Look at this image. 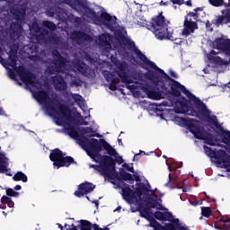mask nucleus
<instances>
[{
  "mask_svg": "<svg viewBox=\"0 0 230 230\" xmlns=\"http://www.w3.org/2000/svg\"><path fill=\"white\" fill-rule=\"evenodd\" d=\"M116 37L120 44L128 46V49L135 53L137 58L141 60L144 66L155 70H149L146 74V78H147V80H151L154 85H160L163 93L165 94H172V96H175L176 98H181V93H183V94L188 98L187 102L191 103V105L196 104L200 100V98L195 96V94L191 93L190 90L186 89V86L181 84L177 80L170 77V75H168L164 70L157 66L154 61L148 59V58L146 57V55L143 54L137 47H136V42L124 36L123 31L119 30L117 31Z\"/></svg>",
  "mask_w": 230,
  "mask_h": 230,
  "instance_id": "obj_1",
  "label": "nucleus"
},
{
  "mask_svg": "<svg viewBox=\"0 0 230 230\" xmlns=\"http://www.w3.org/2000/svg\"><path fill=\"white\" fill-rule=\"evenodd\" d=\"M92 168L100 172L101 175L111 179V184L119 186V184H126L124 181H134L132 174L127 172L125 169L121 168L119 174L116 173V160L109 155H102L100 164L98 165H92ZM116 180H114V178ZM114 180V181H113Z\"/></svg>",
  "mask_w": 230,
  "mask_h": 230,
  "instance_id": "obj_2",
  "label": "nucleus"
},
{
  "mask_svg": "<svg viewBox=\"0 0 230 230\" xmlns=\"http://www.w3.org/2000/svg\"><path fill=\"white\" fill-rule=\"evenodd\" d=\"M170 22L166 21V18L161 12L157 16L152 18L151 22L146 24L147 30L154 32L158 40H172L177 46H182V39H179L173 35V29L168 27Z\"/></svg>",
  "mask_w": 230,
  "mask_h": 230,
  "instance_id": "obj_3",
  "label": "nucleus"
},
{
  "mask_svg": "<svg viewBox=\"0 0 230 230\" xmlns=\"http://www.w3.org/2000/svg\"><path fill=\"white\" fill-rule=\"evenodd\" d=\"M79 145L85 148L87 155L94 159V157H98L100 155V152L105 150L108 155H117L118 152L111 146V144L107 143V141L103 138L97 139V138H87L85 136H83L78 138Z\"/></svg>",
  "mask_w": 230,
  "mask_h": 230,
  "instance_id": "obj_4",
  "label": "nucleus"
},
{
  "mask_svg": "<svg viewBox=\"0 0 230 230\" xmlns=\"http://www.w3.org/2000/svg\"><path fill=\"white\" fill-rule=\"evenodd\" d=\"M77 8H83V10H84V15L89 21H93L97 24H102V26H105L107 30L114 31V29L116 28V21H118L116 16H112L107 12H102L98 15L94 9L87 6V2L84 0H81L77 4L76 9Z\"/></svg>",
  "mask_w": 230,
  "mask_h": 230,
  "instance_id": "obj_5",
  "label": "nucleus"
},
{
  "mask_svg": "<svg viewBox=\"0 0 230 230\" xmlns=\"http://www.w3.org/2000/svg\"><path fill=\"white\" fill-rule=\"evenodd\" d=\"M34 98L38 103L43 105L47 112H55L58 116L69 119L71 118V110L66 104H58V111L53 104H51V97L49 93L44 90H40L34 93Z\"/></svg>",
  "mask_w": 230,
  "mask_h": 230,
  "instance_id": "obj_6",
  "label": "nucleus"
},
{
  "mask_svg": "<svg viewBox=\"0 0 230 230\" xmlns=\"http://www.w3.org/2000/svg\"><path fill=\"white\" fill-rule=\"evenodd\" d=\"M49 159L53 163V166H56L57 170L60 168H69L71 164H78L73 156H66V154L58 148H55L49 154Z\"/></svg>",
  "mask_w": 230,
  "mask_h": 230,
  "instance_id": "obj_7",
  "label": "nucleus"
},
{
  "mask_svg": "<svg viewBox=\"0 0 230 230\" xmlns=\"http://www.w3.org/2000/svg\"><path fill=\"white\" fill-rule=\"evenodd\" d=\"M188 128L191 134H193L196 139H201L202 141L207 140V144L210 146H215L216 144L213 141V135H209L210 137H206V131L200 126V122L197 120L190 121L188 124Z\"/></svg>",
  "mask_w": 230,
  "mask_h": 230,
  "instance_id": "obj_8",
  "label": "nucleus"
},
{
  "mask_svg": "<svg viewBox=\"0 0 230 230\" xmlns=\"http://www.w3.org/2000/svg\"><path fill=\"white\" fill-rule=\"evenodd\" d=\"M53 62L50 66L48 67L49 75H55L56 73H62L64 67L67 66V58H64L58 49L52 50Z\"/></svg>",
  "mask_w": 230,
  "mask_h": 230,
  "instance_id": "obj_9",
  "label": "nucleus"
},
{
  "mask_svg": "<svg viewBox=\"0 0 230 230\" xmlns=\"http://www.w3.org/2000/svg\"><path fill=\"white\" fill-rule=\"evenodd\" d=\"M18 75L20 76V80H22L25 85H32V87L37 85V75L24 68V66H21L18 69Z\"/></svg>",
  "mask_w": 230,
  "mask_h": 230,
  "instance_id": "obj_10",
  "label": "nucleus"
},
{
  "mask_svg": "<svg viewBox=\"0 0 230 230\" xmlns=\"http://www.w3.org/2000/svg\"><path fill=\"white\" fill-rule=\"evenodd\" d=\"M115 66L117 67L116 73L122 84H133L134 81L128 75V65L125 62H119Z\"/></svg>",
  "mask_w": 230,
  "mask_h": 230,
  "instance_id": "obj_11",
  "label": "nucleus"
},
{
  "mask_svg": "<svg viewBox=\"0 0 230 230\" xmlns=\"http://www.w3.org/2000/svg\"><path fill=\"white\" fill-rule=\"evenodd\" d=\"M212 48L213 49H218L219 51H222V53H225V55H227L228 57H230V40L229 39L217 38L212 42Z\"/></svg>",
  "mask_w": 230,
  "mask_h": 230,
  "instance_id": "obj_12",
  "label": "nucleus"
},
{
  "mask_svg": "<svg viewBox=\"0 0 230 230\" xmlns=\"http://www.w3.org/2000/svg\"><path fill=\"white\" fill-rule=\"evenodd\" d=\"M214 160L216 164H223L225 168H229L230 166V155L226 150H217L216 155H214Z\"/></svg>",
  "mask_w": 230,
  "mask_h": 230,
  "instance_id": "obj_13",
  "label": "nucleus"
},
{
  "mask_svg": "<svg viewBox=\"0 0 230 230\" xmlns=\"http://www.w3.org/2000/svg\"><path fill=\"white\" fill-rule=\"evenodd\" d=\"M183 26L181 35L184 37H190L191 33H195V30H199L197 22L191 21V18H188V16H185Z\"/></svg>",
  "mask_w": 230,
  "mask_h": 230,
  "instance_id": "obj_14",
  "label": "nucleus"
},
{
  "mask_svg": "<svg viewBox=\"0 0 230 230\" xmlns=\"http://www.w3.org/2000/svg\"><path fill=\"white\" fill-rule=\"evenodd\" d=\"M117 188L121 190L122 199H124L126 202H132V200L136 199V192L132 190L130 185L127 183H119V185H117Z\"/></svg>",
  "mask_w": 230,
  "mask_h": 230,
  "instance_id": "obj_15",
  "label": "nucleus"
},
{
  "mask_svg": "<svg viewBox=\"0 0 230 230\" xmlns=\"http://www.w3.org/2000/svg\"><path fill=\"white\" fill-rule=\"evenodd\" d=\"M138 208H139L138 211L140 212V217H142V218H146V220H148L151 227H155V228L160 227L159 222H157L155 218H154L150 215V211H151L150 207L139 206Z\"/></svg>",
  "mask_w": 230,
  "mask_h": 230,
  "instance_id": "obj_16",
  "label": "nucleus"
},
{
  "mask_svg": "<svg viewBox=\"0 0 230 230\" xmlns=\"http://www.w3.org/2000/svg\"><path fill=\"white\" fill-rule=\"evenodd\" d=\"M94 188H96V185L91 182L86 181V182L81 183L78 186V190H75L74 195L81 199V197H84V195H87V193H91V191H93Z\"/></svg>",
  "mask_w": 230,
  "mask_h": 230,
  "instance_id": "obj_17",
  "label": "nucleus"
},
{
  "mask_svg": "<svg viewBox=\"0 0 230 230\" xmlns=\"http://www.w3.org/2000/svg\"><path fill=\"white\" fill-rule=\"evenodd\" d=\"M75 67L81 73V75H83V76H86L87 78H91V76L94 75V70L83 61L78 60L75 64Z\"/></svg>",
  "mask_w": 230,
  "mask_h": 230,
  "instance_id": "obj_18",
  "label": "nucleus"
},
{
  "mask_svg": "<svg viewBox=\"0 0 230 230\" xmlns=\"http://www.w3.org/2000/svg\"><path fill=\"white\" fill-rule=\"evenodd\" d=\"M98 40L101 48H103L107 53L112 49V36L111 34H101Z\"/></svg>",
  "mask_w": 230,
  "mask_h": 230,
  "instance_id": "obj_19",
  "label": "nucleus"
},
{
  "mask_svg": "<svg viewBox=\"0 0 230 230\" xmlns=\"http://www.w3.org/2000/svg\"><path fill=\"white\" fill-rule=\"evenodd\" d=\"M52 84L56 91H66L67 89V83H66L62 75H56L52 76Z\"/></svg>",
  "mask_w": 230,
  "mask_h": 230,
  "instance_id": "obj_20",
  "label": "nucleus"
},
{
  "mask_svg": "<svg viewBox=\"0 0 230 230\" xmlns=\"http://www.w3.org/2000/svg\"><path fill=\"white\" fill-rule=\"evenodd\" d=\"M9 164L10 163L8 157H6V154L0 152V173H5L9 177H11L12 174L10 173V169L8 168Z\"/></svg>",
  "mask_w": 230,
  "mask_h": 230,
  "instance_id": "obj_21",
  "label": "nucleus"
},
{
  "mask_svg": "<svg viewBox=\"0 0 230 230\" xmlns=\"http://www.w3.org/2000/svg\"><path fill=\"white\" fill-rule=\"evenodd\" d=\"M217 53L214 49H212L208 54V58L211 64H215L216 66H227V64H230V61H224L220 56H217Z\"/></svg>",
  "mask_w": 230,
  "mask_h": 230,
  "instance_id": "obj_22",
  "label": "nucleus"
},
{
  "mask_svg": "<svg viewBox=\"0 0 230 230\" xmlns=\"http://www.w3.org/2000/svg\"><path fill=\"white\" fill-rule=\"evenodd\" d=\"M168 222L171 223H167L164 225V230H186V227H184L182 224H181L179 218L172 217L171 220H168Z\"/></svg>",
  "mask_w": 230,
  "mask_h": 230,
  "instance_id": "obj_23",
  "label": "nucleus"
},
{
  "mask_svg": "<svg viewBox=\"0 0 230 230\" xmlns=\"http://www.w3.org/2000/svg\"><path fill=\"white\" fill-rule=\"evenodd\" d=\"M78 225L72 224V230H93L94 229V224L91 221L81 219L77 221Z\"/></svg>",
  "mask_w": 230,
  "mask_h": 230,
  "instance_id": "obj_24",
  "label": "nucleus"
},
{
  "mask_svg": "<svg viewBox=\"0 0 230 230\" xmlns=\"http://www.w3.org/2000/svg\"><path fill=\"white\" fill-rule=\"evenodd\" d=\"M144 93L147 94V98L150 100H161L163 98V93L159 90H155L150 87H144Z\"/></svg>",
  "mask_w": 230,
  "mask_h": 230,
  "instance_id": "obj_25",
  "label": "nucleus"
},
{
  "mask_svg": "<svg viewBox=\"0 0 230 230\" xmlns=\"http://www.w3.org/2000/svg\"><path fill=\"white\" fill-rule=\"evenodd\" d=\"M34 29L36 31V40H44L45 37H48V35H49V31L46 28L36 25Z\"/></svg>",
  "mask_w": 230,
  "mask_h": 230,
  "instance_id": "obj_26",
  "label": "nucleus"
},
{
  "mask_svg": "<svg viewBox=\"0 0 230 230\" xmlns=\"http://www.w3.org/2000/svg\"><path fill=\"white\" fill-rule=\"evenodd\" d=\"M211 22L212 24H215V26H217V28H219V26H224V24H229L227 22V17L226 16V13L216 15Z\"/></svg>",
  "mask_w": 230,
  "mask_h": 230,
  "instance_id": "obj_27",
  "label": "nucleus"
},
{
  "mask_svg": "<svg viewBox=\"0 0 230 230\" xmlns=\"http://www.w3.org/2000/svg\"><path fill=\"white\" fill-rule=\"evenodd\" d=\"M154 217L156 220H161L162 222H166L171 220V218H173V215H172V213L161 211L155 212Z\"/></svg>",
  "mask_w": 230,
  "mask_h": 230,
  "instance_id": "obj_28",
  "label": "nucleus"
},
{
  "mask_svg": "<svg viewBox=\"0 0 230 230\" xmlns=\"http://www.w3.org/2000/svg\"><path fill=\"white\" fill-rule=\"evenodd\" d=\"M150 191V189L146 187L143 182H139L137 184L135 195H137V197H143V193H148Z\"/></svg>",
  "mask_w": 230,
  "mask_h": 230,
  "instance_id": "obj_29",
  "label": "nucleus"
},
{
  "mask_svg": "<svg viewBox=\"0 0 230 230\" xmlns=\"http://www.w3.org/2000/svg\"><path fill=\"white\" fill-rule=\"evenodd\" d=\"M107 82H110V89L111 91H116L118 89V81L114 78V74L108 73L106 76Z\"/></svg>",
  "mask_w": 230,
  "mask_h": 230,
  "instance_id": "obj_30",
  "label": "nucleus"
},
{
  "mask_svg": "<svg viewBox=\"0 0 230 230\" xmlns=\"http://www.w3.org/2000/svg\"><path fill=\"white\" fill-rule=\"evenodd\" d=\"M11 13L13 15L16 21L22 22V19H24V13H26V12L17 8H13L11 9Z\"/></svg>",
  "mask_w": 230,
  "mask_h": 230,
  "instance_id": "obj_31",
  "label": "nucleus"
},
{
  "mask_svg": "<svg viewBox=\"0 0 230 230\" xmlns=\"http://www.w3.org/2000/svg\"><path fill=\"white\" fill-rule=\"evenodd\" d=\"M83 134H86V139H89V137H100V134L96 133L94 129L91 127L83 128L82 129Z\"/></svg>",
  "mask_w": 230,
  "mask_h": 230,
  "instance_id": "obj_32",
  "label": "nucleus"
},
{
  "mask_svg": "<svg viewBox=\"0 0 230 230\" xmlns=\"http://www.w3.org/2000/svg\"><path fill=\"white\" fill-rule=\"evenodd\" d=\"M71 38L75 39L76 40H87V39H90L91 36H89L87 33L84 31H77L71 34Z\"/></svg>",
  "mask_w": 230,
  "mask_h": 230,
  "instance_id": "obj_33",
  "label": "nucleus"
},
{
  "mask_svg": "<svg viewBox=\"0 0 230 230\" xmlns=\"http://www.w3.org/2000/svg\"><path fill=\"white\" fill-rule=\"evenodd\" d=\"M208 3L216 8H218L220 6L227 8V6H230V0H228V2H225L224 0H208Z\"/></svg>",
  "mask_w": 230,
  "mask_h": 230,
  "instance_id": "obj_34",
  "label": "nucleus"
},
{
  "mask_svg": "<svg viewBox=\"0 0 230 230\" xmlns=\"http://www.w3.org/2000/svg\"><path fill=\"white\" fill-rule=\"evenodd\" d=\"M66 130L72 139H78V137H80V133H78V130L75 126H68Z\"/></svg>",
  "mask_w": 230,
  "mask_h": 230,
  "instance_id": "obj_35",
  "label": "nucleus"
},
{
  "mask_svg": "<svg viewBox=\"0 0 230 230\" xmlns=\"http://www.w3.org/2000/svg\"><path fill=\"white\" fill-rule=\"evenodd\" d=\"M13 181H15L16 182H19V181H22V182H28V176L22 172H17L13 175Z\"/></svg>",
  "mask_w": 230,
  "mask_h": 230,
  "instance_id": "obj_36",
  "label": "nucleus"
},
{
  "mask_svg": "<svg viewBox=\"0 0 230 230\" xmlns=\"http://www.w3.org/2000/svg\"><path fill=\"white\" fill-rule=\"evenodd\" d=\"M201 215L202 217H205V218H209V217L213 215L211 207H201Z\"/></svg>",
  "mask_w": 230,
  "mask_h": 230,
  "instance_id": "obj_37",
  "label": "nucleus"
},
{
  "mask_svg": "<svg viewBox=\"0 0 230 230\" xmlns=\"http://www.w3.org/2000/svg\"><path fill=\"white\" fill-rule=\"evenodd\" d=\"M10 28L13 33H17V31H21L22 30V25L21 24V22H13L11 23Z\"/></svg>",
  "mask_w": 230,
  "mask_h": 230,
  "instance_id": "obj_38",
  "label": "nucleus"
},
{
  "mask_svg": "<svg viewBox=\"0 0 230 230\" xmlns=\"http://www.w3.org/2000/svg\"><path fill=\"white\" fill-rule=\"evenodd\" d=\"M42 26L48 28L50 31H55V30H57V25L53 22L48 20L42 22Z\"/></svg>",
  "mask_w": 230,
  "mask_h": 230,
  "instance_id": "obj_39",
  "label": "nucleus"
},
{
  "mask_svg": "<svg viewBox=\"0 0 230 230\" xmlns=\"http://www.w3.org/2000/svg\"><path fill=\"white\" fill-rule=\"evenodd\" d=\"M205 154L210 157V159H214L215 155L217 154V150H213L211 147L208 146H203Z\"/></svg>",
  "mask_w": 230,
  "mask_h": 230,
  "instance_id": "obj_40",
  "label": "nucleus"
},
{
  "mask_svg": "<svg viewBox=\"0 0 230 230\" xmlns=\"http://www.w3.org/2000/svg\"><path fill=\"white\" fill-rule=\"evenodd\" d=\"M81 0H65L66 4L71 6L73 10H76L77 4L80 3Z\"/></svg>",
  "mask_w": 230,
  "mask_h": 230,
  "instance_id": "obj_41",
  "label": "nucleus"
},
{
  "mask_svg": "<svg viewBox=\"0 0 230 230\" xmlns=\"http://www.w3.org/2000/svg\"><path fill=\"white\" fill-rule=\"evenodd\" d=\"M147 204H148L150 209H154L157 207V204H159V202H157V200L154 199V198H148Z\"/></svg>",
  "mask_w": 230,
  "mask_h": 230,
  "instance_id": "obj_42",
  "label": "nucleus"
},
{
  "mask_svg": "<svg viewBox=\"0 0 230 230\" xmlns=\"http://www.w3.org/2000/svg\"><path fill=\"white\" fill-rule=\"evenodd\" d=\"M169 180L168 181L165 183V186L172 188V186H175V182H177V179L176 178H172V174H169Z\"/></svg>",
  "mask_w": 230,
  "mask_h": 230,
  "instance_id": "obj_43",
  "label": "nucleus"
},
{
  "mask_svg": "<svg viewBox=\"0 0 230 230\" xmlns=\"http://www.w3.org/2000/svg\"><path fill=\"white\" fill-rule=\"evenodd\" d=\"M7 197H19V192L13 190L12 188L6 189Z\"/></svg>",
  "mask_w": 230,
  "mask_h": 230,
  "instance_id": "obj_44",
  "label": "nucleus"
},
{
  "mask_svg": "<svg viewBox=\"0 0 230 230\" xmlns=\"http://www.w3.org/2000/svg\"><path fill=\"white\" fill-rule=\"evenodd\" d=\"M226 8L227 9H223L221 11V13H223V15L225 13V15L226 16V21H227L228 24H230V6H227Z\"/></svg>",
  "mask_w": 230,
  "mask_h": 230,
  "instance_id": "obj_45",
  "label": "nucleus"
},
{
  "mask_svg": "<svg viewBox=\"0 0 230 230\" xmlns=\"http://www.w3.org/2000/svg\"><path fill=\"white\" fill-rule=\"evenodd\" d=\"M60 230H73V225L65 224L64 226L61 224H58Z\"/></svg>",
  "mask_w": 230,
  "mask_h": 230,
  "instance_id": "obj_46",
  "label": "nucleus"
},
{
  "mask_svg": "<svg viewBox=\"0 0 230 230\" xmlns=\"http://www.w3.org/2000/svg\"><path fill=\"white\" fill-rule=\"evenodd\" d=\"M122 167L125 168L128 172H130L131 173H134L133 164H131V166L128 164H123Z\"/></svg>",
  "mask_w": 230,
  "mask_h": 230,
  "instance_id": "obj_47",
  "label": "nucleus"
},
{
  "mask_svg": "<svg viewBox=\"0 0 230 230\" xmlns=\"http://www.w3.org/2000/svg\"><path fill=\"white\" fill-rule=\"evenodd\" d=\"M8 200H10V197L8 196H2L1 198V206H6L8 204Z\"/></svg>",
  "mask_w": 230,
  "mask_h": 230,
  "instance_id": "obj_48",
  "label": "nucleus"
},
{
  "mask_svg": "<svg viewBox=\"0 0 230 230\" xmlns=\"http://www.w3.org/2000/svg\"><path fill=\"white\" fill-rule=\"evenodd\" d=\"M186 17H193L194 21H197L199 19V14L196 12H190L187 13Z\"/></svg>",
  "mask_w": 230,
  "mask_h": 230,
  "instance_id": "obj_49",
  "label": "nucleus"
},
{
  "mask_svg": "<svg viewBox=\"0 0 230 230\" xmlns=\"http://www.w3.org/2000/svg\"><path fill=\"white\" fill-rule=\"evenodd\" d=\"M126 87H127V89L131 91V93H134V91H136V89H137V85L130 84H126Z\"/></svg>",
  "mask_w": 230,
  "mask_h": 230,
  "instance_id": "obj_50",
  "label": "nucleus"
},
{
  "mask_svg": "<svg viewBox=\"0 0 230 230\" xmlns=\"http://www.w3.org/2000/svg\"><path fill=\"white\" fill-rule=\"evenodd\" d=\"M9 60L13 64V66H17V56H9Z\"/></svg>",
  "mask_w": 230,
  "mask_h": 230,
  "instance_id": "obj_51",
  "label": "nucleus"
},
{
  "mask_svg": "<svg viewBox=\"0 0 230 230\" xmlns=\"http://www.w3.org/2000/svg\"><path fill=\"white\" fill-rule=\"evenodd\" d=\"M49 42H53L54 44H57L58 42V38H57L55 35L49 36Z\"/></svg>",
  "mask_w": 230,
  "mask_h": 230,
  "instance_id": "obj_52",
  "label": "nucleus"
},
{
  "mask_svg": "<svg viewBox=\"0 0 230 230\" xmlns=\"http://www.w3.org/2000/svg\"><path fill=\"white\" fill-rule=\"evenodd\" d=\"M93 230H110L109 227L105 226L104 228L100 227V225L93 224Z\"/></svg>",
  "mask_w": 230,
  "mask_h": 230,
  "instance_id": "obj_53",
  "label": "nucleus"
},
{
  "mask_svg": "<svg viewBox=\"0 0 230 230\" xmlns=\"http://www.w3.org/2000/svg\"><path fill=\"white\" fill-rule=\"evenodd\" d=\"M202 200H194V201H190V204H191V206H202Z\"/></svg>",
  "mask_w": 230,
  "mask_h": 230,
  "instance_id": "obj_54",
  "label": "nucleus"
},
{
  "mask_svg": "<svg viewBox=\"0 0 230 230\" xmlns=\"http://www.w3.org/2000/svg\"><path fill=\"white\" fill-rule=\"evenodd\" d=\"M171 2L172 3V4H184V0H171Z\"/></svg>",
  "mask_w": 230,
  "mask_h": 230,
  "instance_id": "obj_55",
  "label": "nucleus"
},
{
  "mask_svg": "<svg viewBox=\"0 0 230 230\" xmlns=\"http://www.w3.org/2000/svg\"><path fill=\"white\" fill-rule=\"evenodd\" d=\"M13 55L14 57H17V50H14L13 49H10V50H9V57H13Z\"/></svg>",
  "mask_w": 230,
  "mask_h": 230,
  "instance_id": "obj_56",
  "label": "nucleus"
},
{
  "mask_svg": "<svg viewBox=\"0 0 230 230\" xmlns=\"http://www.w3.org/2000/svg\"><path fill=\"white\" fill-rule=\"evenodd\" d=\"M7 206L8 208H13V206H15V203L13 202V200H12V198H10L7 201Z\"/></svg>",
  "mask_w": 230,
  "mask_h": 230,
  "instance_id": "obj_57",
  "label": "nucleus"
},
{
  "mask_svg": "<svg viewBox=\"0 0 230 230\" xmlns=\"http://www.w3.org/2000/svg\"><path fill=\"white\" fill-rule=\"evenodd\" d=\"M170 75L172 78H179V75L173 70L170 72Z\"/></svg>",
  "mask_w": 230,
  "mask_h": 230,
  "instance_id": "obj_58",
  "label": "nucleus"
},
{
  "mask_svg": "<svg viewBox=\"0 0 230 230\" xmlns=\"http://www.w3.org/2000/svg\"><path fill=\"white\" fill-rule=\"evenodd\" d=\"M159 6H168V2H164V1H161L160 3H159Z\"/></svg>",
  "mask_w": 230,
  "mask_h": 230,
  "instance_id": "obj_59",
  "label": "nucleus"
},
{
  "mask_svg": "<svg viewBox=\"0 0 230 230\" xmlns=\"http://www.w3.org/2000/svg\"><path fill=\"white\" fill-rule=\"evenodd\" d=\"M203 10H204L203 7H197L194 9V12H196V13H197L198 12H202Z\"/></svg>",
  "mask_w": 230,
  "mask_h": 230,
  "instance_id": "obj_60",
  "label": "nucleus"
},
{
  "mask_svg": "<svg viewBox=\"0 0 230 230\" xmlns=\"http://www.w3.org/2000/svg\"><path fill=\"white\" fill-rule=\"evenodd\" d=\"M14 190H15L16 191H19V190H22V187L21 185H16V186L14 187Z\"/></svg>",
  "mask_w": 230,
  "mask_h": 230,
  "instance_id": "obj_61",
  "label": "nucleus"
},
{
  "mask_svg": "<svg viewBox=\"0 0 230 230\" xmlns=\"http://www.w3.org/2000/svg\"><path fill=\"white\" fill-rule=\"evenodd\" d=\"M135 181H137V182L141 181V178L139 177V175H134Z\"/></svg>",
  "mask_w": 230,
  "mask_h": 230,
  "instance_id": "obj_62",
  "label": "nucleus"
},
{
  "mask_svg": "<svg viewBox=\"0 0 230 230\" xmlns=\"http://www.w3.org/2000/svg\"><path fill=\"white\" fill-rule=\"evenodd\" d=\"M185 4H186L187 6H193V4L191 3V0H188V1L185 3Z\"/></svg>",
  "mask_w": 230,
  "mask_h": 230,
  "instance_id": "obj_63",
  "label": "nucleus"
},
{
  "mask_svg": "<svg viewBox=\"0 0 230 230\" xmlns=\"http://www.w3.org/2000/svg\"><path fill=\"white\" fill-rule=\"evenodd\" d=\"M220 222H223V224H227V223L230 222V219L226 220V219H224V218H221V219H220Z\"/></svg>",
  "mask_w": 230,
  "mask_h": 230,
  "instance_id": "obj_64",
  "label": "nucleus"
}]
</instances>
